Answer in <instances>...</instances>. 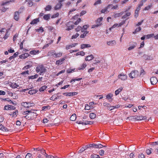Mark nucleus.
I'll return each mask as SVG.
<instances>
[{
  "label": "nucleus",
  "mask_w": 158,
  "mask_h": 158,
  "mask_svg": "<svg viewBox=\"0 0 158 158\" xmlns=\"http://www.w3.org/2000/svg\"><path fill=\"white\" fill-rule=\"evenodd\" d=\"M138 158H144V155L142 153L141 154H139L138 155Z\"/></svg>",
  "instance_id": "64"
},
{
  "label": "nucleus",
  "mask_w": 158,
  "mask_h": 158,
  "mask_svg": "<svg viewBox=\"0 0 158 158\" xmlns=\"http://www.w3.org/2000/svg\"><path fill=\"white\" fill-rule=\"evenodd\" d=\"M139 73L137 70L132 71L129 74V77L131 78H135L139 75Z\"/></svg>",
  "instance_id": "2"
},
{
  "label": "nucleus",
  "mask_w": 158,
  "mask_h": 158,
  "mask_svg": "<svg viewBox=\"0 0 158 158\" xmlns=\"http://www.w3.org/2000/svg\"><path fill=\"white\" fill-rule=\"evenodd\" d=\"M40 152L42 154L44 155L45 156V154H47L45 152V150H43L42 148L41 149Z\"/></svg>",
  "instance_id": "60"
},
{
  "label": "nucleus",
  "mask_w": 158,
  "mask_h": 158,
  "mask_svg": "<svg viewBox=\"0 0 158 158\" xmlns=\"http://www.w3.org/2000/svg\"><path fill=\"white\" fill-rule=\"evenodd\" d=\"M154 36V34H148V35H145L146 38L147 39L150 38H151V37H152Z\"/></svg>",
  "instance_id": "41"
},
{
  "label": "nucleus",
  "mask_w": 158,
  "mask_h": 158,
  "mask_svg": "<svg viewBox=\"0 0 158 158\" xmlns=\"http://www.w3.org/2000/svg\"><path fill=\"white\" fill-rule=\"evenodd\" d=\"M131 15V13L129 12H127L126 14L123 15L122 17V19H125L127 17Z\"/></svg>",
  "instance_id": "37"
},
{
  "label": "nucleus",
  "mask_w": 158,
  "mask_h": 158,
  "mask_svg": "<svg viewBox=\"0 0 158 158\" xmlns=\"http://www.w3.org/2000/svg\"><path fill=\"white\" fill-rule=\"evenodd\" d=\"M141 30V28L140 27H139L138 28H137L135 29V31L133 32V33L135 34L136 33V32H139Z\"/></svg>",
  "instance_id": "44"
},
{
  "label": "nucleus",
  "mask_w": 158,
  "mask_h": 158,
  "mask_svg": "<svg viewBox=\"0 0 158 158\" xmlns=\"http://www.w3.org/2000/svg\"><path fill=\"white\" fill-rule=\"evenodd\" d=\"M103 105L104 106L106 107L108 109L109 106H110V104L106 102H104L103 103Z\"/></svg>",
  "instance_id": "46"
},
{
  "label": "nucleus",
  "mask_w": 158,
  "mask_h": 158,
  "mask_svg": "<svg viewBox=\"0 0 158 158\" xmlns=\"http://www.w3.org/2000/svg\"><path fill=\"white\" fill-rule=\"evenodd\" d=\"M20 13V12H19L18 11L15 12L14 16V18L15 20L18 21L19 20V15Z\"/></svg>",
  "instance_id": "13"
},
{
  "label": "nucleus",
  "mask_w": 158,
  "mask_h": 158,
  "mask_svg": "<svg viewBox=\"0 0 158 158\" xmlns=\"http://www.w3.org/2000/svg\"><path fill=\"white\" fill-rule=\"evenodd\" d=\"M74 69H68L67 70V73H72L74 71Z\"/></svg>",
  "instance_id": "57"
},
{
  "label": "nucleus",
  "mask_w": 158,
  "mask_h": 158,
  "mask_svg": "<svg viewBox=\"0 0 158 158\" xmlns=\"http://www.w3.org/2000/svg\"><path fill=\"white\" fill-rule=\"evenodd\" d=\"M29 56V54L28 53H25L22 54L19 56V57L21 59H25L26 58H27L28 56Z\"/></svg>",
  "instance_id": "11"
},
{
  "label": "nucleus",
  "mask_w": 158,
  "mask_h": 158,
  "mask_svg": "<svg viewBox=\"0 0 158 158\" xmlns=\"http://www.w3.org/2000/svg\"><path fill=\"white\" fill-rule=\"evenodd\" d=\"M78 94L77 92H71L67 93H64L63 94L66 96H73L76 95Z\"/></svg>",
  "instance_id": "4"
},
{
  "label": "nucleus",
  "mask_w": 158,
  "mask_h": 158,
  "mask_svg": "<svg viewBox=\"0 0 158 158\" xmlns=\"http://www.w3.org/2000/svg\"><path fill=\"white\" fill-rule=\"evenodd\" d=\"M94 58V56L93 55L91 54L85 58V60L86 61H90L93 60Z\"/></svg>",
  "instance_id": "17"
},
{
  "label": "nucleus",
  "mask_w": 158,
  "mask_h": 158,
  "mask_svg": "<svg viewBox=\"0 0 158 158\" xmlns=\"http://www.w3.org/2000/svg\"><path fill=\"white\" fill-rule=\"evenodd\" d=\"M91 47V45L89 44H83L81 45V49H83L85 48H89Z\"/></svg>",
  "instance_id": "14"
},
{
  "label": "nucleus",
  "mask_w": 158,
  "mask_h": 158,
  "mask_svg": "<svg viewBox=\"0 0 158 158\" xmlns=\"http://www.w3.org/2000/svg\"><path fill=\"white\" fill-rule=\"evenodd\" d=\"M79 35V34L77 33L75 35H73L72 36L71 39H75L78 37Z\"/></svg>",
  "instance_id": "53"
},
{
  "label": "nucleus",
  "mask_w": 158,
  "mask_h": 158,
  "mask_svg": "<svg viewBox=\"0 0 158 158\" xmlns=\"http://www.w3.org/2000/svg\"><path fill=\"white\" fill-rule=\"evenodd\" d=\"M123 88L122 87H120L118 89L116 90L115 91V95L117 96L118 95L119 93L122 90Z\"/></svg>",
  "instance_id": "23"
},
{
  "label": "nucleus",
  "mask_w": 158,
  "mask_h": 158,
  "mask_svg": "<svg viewBox=\"0 0 158 158\" xmlns=\"http://www.w3.org/2000/svg\"><path fill=\"white\" fill-rule=\"evenodd\" d=\"M65 25L67 27L65 30L67 31L70 30L73 28L74 26L73 22L71 21L67 23Z\"/></svg>",
  "instance_id": "3"
},
{
  "label": "nucleus",
  "mask_w": 158,
  "mask_h": 158,
  "mask_svg": "<svg viewBox=\"0 0 158 158\" xmlns=\"http://www.w3.org/2000/svg\"><path fill=\"white\" fill-rule=\"evenodd\" d=\"M136 43H134L133 45L130 46L127 48L128 50L130 51L133 50L136 47Z\"/></svg>",
  "instance_id": "24"
},
{
  "label": "nucleus",
  "mask_w": 158,
  "mask_h": 158,
  "mask_svg": "<svg viewBox=\"0 0 158 158\" xmlns=\"http://www.w3.org/2000/svg\"><path fill=\"white\" fill-rule=\"evenodd\" d=\"M39 76L38 75L36 74L33 76H31L28 77V78L29 79H34L37 78Z\"/></svg>",
  "instance_id": "34"
},
{
  "label": "nucleus",
  "mask_w": 158,
  "mask_h": 158,
  "mask_svg": "<svg viewBox=\"0 0 158 158\" xmlns=\"http://www.w3.org/2000/svg\"><path fill=\"white\" fill-rule=\"evenodd\" d=\"M152 4L149 5L148 6H146L145 7L144 10H148L149 9H150L151 7H152Z\"/></svg>",
  "instance_id": "42"
},
{
  "label": "nucleus",
  "mask_w": 158,
  "mask_h": 158,
  "mask_svg": "<svg viewBox=\"0 0 158 158\" xmlns=\"http://www.w3.org/2000/svg\"><path fill=\"white\" fill-rule=\"evenodd\" d=\"M37 92V91L35 89H32L29 90L28 92V93L30 94H34Z\"/></svg>",
  "instance_id": "33"
},
{
  "label": "nucleus",
  "mask_w": 158,
  "mask_h": 158,
  "mask_svg": "<svg viewBox=\"0 0 158 158\" xmlns=\"http://www.w3.org/2000/svg\"><path fill=\"white\" fill-rule=\"evenodd\" d=\"M32 156V154L31 153H28L26 154L25 158H31Z\"/></svg>",
  "instance_id": "50"
},
{
  "label": "nucleus",
  "mask_w": 158,
  "mask_h": 158,
  "mask_svg": "<svg viewBox=\"0 0 158 158\" xmlns=\"http://www.w3.org/2000/svg\"><path fill=\"white\" fill-rule=\"evenodd\" d=\"M46 158H55L54 156L52 155H48L47 154H45Z\"/></svg>",
  "instance_id": "59"
},
{
  "label": "nucleus",
  "mask_w": 158,
  "mask_h": 158,
  "mask_svg": "<svg viewBox=\"0 0 158 158\" xmlns=\"http://www.w3.org/2000/svg\"><path fill=\"white\" fill-rule=\"evenodd\" d=\"M22 106L26 108H29L30 106V102H23L21 103Z\"/></svg>",
  "instance_id": "21"
},
{
  "label": "nucleus",
  "mask_w": 158,
  "mask_h": 158,
  "mask_svg": "<svg viewBox=\"0 0 158 158\" xmlns=\"http://www.w3.org/2000/svg\"><path fill=\"white\" fill-rule=\"evenodd\" d=\"M113 96L112 94L111 93L109 94L106 96V98L108 99H111L112 97Z\"/></svg>",
  "instance_id": "45"
},
{
  "label": "nucleus",
  "mask_w": 158,
  "mask_h": 158,
  "mask_svg": "<svg viewBox=\"0 0 158 158\" xmlns=\"http://www.w3.org/2000/svg\"><path fill=\"white\" fill-rule=\"evenodd\" d=\"M55 53V51L52 50L48 52V55L49 56H52L54 57Z\"/></svg>",
  "instance_id": "16"
},
{
  "label": "nucleus",
  "mask_w": 158,
  "mask_h": 158,
  "mask_svg": "<svg viewBox=\"0 0 158 158\" xmlns=\"http://www.w3.org/2000/svg\"><path fill=\"white\" fill-rule=\"evenodd\" d=\"M82 79V78H80L77 79H73L71 80L70 82L72 83L73 81L75 82V81H79Z\"/></svg>",
  "instance_id": "43"
},
{
  "label": "nucleus",
  "mask_w": 158,
  "mask_h": 158,
  "mask_svg": "<svg viewBox=\"0 0 158 158\" xmlns=\"http://www.w3.org/2000/svg\"><path fill=\"white\" fill-rule=\"evenodd\" d=\"M47 86L46 85H44L42 86L39 89V91L40 92L43 91L47 88Z\"/></svg>",
  "instance_id": "36"
},
{
  "label": "nucleus",
  "mask_w": 158,
  "mask_h": 158,
  "mask_svg": "<svg viewBox=\"0 0 158 158\" xmlns=\"http://www.w3.org/2000/svg\"><path fill=\"white\" fill-rule=\"evenodd\" d=\"M112 6V9L114 10H118L119 9V8L118 7V6L117 5L114 6L113 5L112 6Z\"/></svg>",
  "instance_id": "51"
},
{
  "label": "nucleus",
  "mask_w": 158,
  "mask_h": 158,
  "mask_svg": "<svg viewBox=\"0 0 158 158\" xmlns=\"http://www.w3.org/2000/svg\"><path fill=\"white\" fill-rule=\"evenodd\" d=\"M87 64L86 63H83V64L80 65V66L78 67L77 69L78 70H83L86 67Z\"/></svg>",
  "instance_id": "10"
},
{
  "label": "nucleus",
  "mask_w": 158,
  "mask_h": 158,
  "mask_svg": "<svg viewBox=\"0 0 158 158\" xmlns=\"http://www.w3.org/2000/svg\"><path fill=\"white\" fill-rule=\"evenodd\" d=\"M62 53L61 52H60L57 53L56 52L54 57L56 58L60 57L62 56Z\"/></svg>",
  "instance_id": "26"
},
{
  "label": "nucleus",
  "mask_w": 158,
  "mask_h": 158,
  "mask_svg": "<svg viewBox=\"0 0 158 158\" xmlns=\"http://www.w3.org/2000/svg\"><path fill=\"white\" fill-rule=\"evenodd\" d=\"M81 19L80 18L78 19L74 23L75 25H77L81 22Z\"/></svg>",
  "instance_id": "63"
},
{
  "label": "nucleus",
  "mask_w": 158,
  "mask_h": 158,
  "mask_svg": "<svg viewBox=\"0 0 158 158\" xmlns=\"http://www.w3.org/2000/svg\"><path fill=\"white\" fill-rule=\"evenodd\" d=\"M62 6V4L60 3H58L55 7V10H57L60 8Z\"/></svg>",
  "instance_id": "25"
},
{
  "label": "nucleus",
  "mask_w": 158,
  "mask_h": 158,
  "mask_svg": "<svg viewBox=\"0 0 158 158\" xmlns=\"http://www.w3.org/2000/svg\"><path fill=\"white\" fill-rule=\"evenodd\" d=\"M106 44L108 46H113L116 44V42L114 40H111L107 42Z\"/></svg>",
  "instance_id": "8"
},
{
  "label": "nucleus",
  "mask_w": 158,
  "mask_h": 158,
  "mask_svg": "<svg viewBox=\"0 0 158 158\" xmlns=\"http://www.w3.org/2000/svg\"><path fill=\"white\" fill-rule=\"evenodd\" d=\"M152 148H150L146 150V152L148 155H149L152 153Z\"/></svg>",
  "instance_id": "52"
},
{
  "label": "nucleus",
  "mask_w": 158,
  "mask_h": 158,
  "mask_svg": "<svg viewBox=\"0 0 158 158\" xmlns=\"http://www.w3.org/2000/svg\"><path fill=\"white\" fill-rule=\"evenodd\" d=\"M65 60V57L62 58V59L57 60L56 62V64L57 65H61L62 64L63 62Z\"/></svg>",
  "instance_id": "9"
},
{
  "label": "nucleus",
  "mask_w": 158,
  "mask_h": 158,
  "mask_svg": "<svg viewBox=\"0 0 158 158\" xmlns=\"http://www.w3.org/2000/svg\"><path fill=\"white\" fill-rule=\"evenodd\" d=\"M123 14L122 13L116 14L114 15V17L117 18L121 16Z\"/></svg>",
  "instance_id": "55"
},
{
  "label": "nucleus",
  "mask_w": 158,
  "mask_h": 158,
  "mask_svg": "<svg viewBox=\"0 0 158 158\" xmlns=\"http://www.w3.org/2000/svg\"><path fill=\"white\" fill-rule=\"evenodd\" d=\"M0 130H1L5 131V132H8L9 131V130L6 128L5 127H4L2 124L0 123Z\"/></svg>",
  "instance_id": "15"
},
{
  "label": "nucleus",
  "mask_w": 158,
  "mask_h": 158,
  "mask_svg": "<svg viewBox=\"0 0 158 158\" xmlns=\"http://www.w3.org/2000/svg\"><path fill=\"white\" fill-rule=\"evenodd\" d=\"M18 113V110H15V112H13L12 114H11L10 115H12V116H16L17 115Z\"/></svg>",
  "instance_id": "47"
},
{
  "label": "nucleus",
  "mask_w": 158,
  "mask_h": 158,
  "mask_svg": "<svg viewBox=\"0 0 158 158\" xmlns=\"http://www.w3.org/2000/svg\"><path fill=\"white\" fill-rule=\"evenodd\" d=\"M118 77L119 78L121 79L123 81H125L127 79V76L126 75H124L122 73L119 74Z\"/></svg>",
  "instance_id": "7"
},
{
  "label": "nucleus",
  "mask_w": 158,
  "mask_h": 158,
  "mask_svg": "<svg viewBox=\"0 0 158 158\" xmlns=\"http://www.w3.org/2000/svg\"><path fill=\"white\" fill-rule=\"evenodd\" d=\"M135 116H131L130 117H128L127 118V119H129L130 120H135Z\"/></svg>",
  "instance_id": "54"
},
{
  "label": "nucleus",
  "mask_w": 158,
  "mask_h": 158,
  "mask_svg": "<svg viewBox=\"0 0 158 158\" xmlns=\"http://www.w3.org/2000/svg\"><path fill=\"white\" fill-rule=\"evenodd\" d=\"M103 19V18L102 17H101L98 18L96 21V23L97 24H100V26H101L102 25L101 22L102 21Z\"/></svg>",
  "instance_id": "20"
},
{
  "label": "nucleus",
  "mask_w": 158,
  "mask_h": 158,
  "mask_svg": "<svg viewBox=\"0 0 158 158\" xmlns=\"http://www.w3.org/2000/svg\"><path fill=\"white\" fill-rule=\"evenodd\" d=\"M112 4H110L108 5L104 9H102L101 10L102 13H105L107 10L108 8H110L111 6H112Z\"/></svg>",
  "instance_id": "12"
},
{
  "label": "nucleus",
  "mask_w": 158,
  "mask_h": 158,
  "mask_svg": "<svg viewBox=\"0 0 158 158\" xmlns=\"http://www.w3.org/2000/svg\"><path fill=\"white\" fill-rule=\"evenodd\" d=\"M36 71L37 73H40V75H43L46 72V69L42 64L39 65L36 67Z\"/></svg>",
  "instance_id": "1"
},
{
  "label": "nucleus",
  "mask_w": 158,
  "mask_h": 158,
  "mask_svg": "<svg viewBox=\"0 0 158 158\" xmlns=\"http://www.w3.org/2000/svg\"><path fill=\"white\" fill-rule=\"evenodd\" d=\"M91 158H100L98 155L96 154L92 155L91 156Z\"/></svg>",
  "instance_id": "49"
},
{
  "label": "nucleus",
  "mask_w": 158,
  "mask_h": 158,
  "mask_svg": "<svg viewBox=\"0 0 158 158\" xmlns=\"http://www.w3.org/2000/svg\"><path fill=\"white\" fill-rule=\"evenodd\" d=\"M26 1L27 2L28 5L29 6H31L33 5V2L32 1V0H26Z\"/></svg>",
  "instance_id": "28"
},
{
  "label": "nucleus",
  "mask_w": 158,
  "mask_h": 158,
  "mask_svg": "<svg viewBox=\"0 0 158 158\" xmlns=\"http://www.w3.org/2000/svg\"><path fill=\"white\" fill-rule=\"evenodd\" d=\"M85 54V52L83 51H81L78 52L76 53V55H81L82 56H84Z\"/></svg>",
  "instance_id": "40"
},
{
  "label": "nucleus",
  "mask_w": 158,
  "mask_h": 158,
  "mask_svg": "<svg viewBox=\"0 0 158 158\" xmlns=\"http://www.w3.org/2000/svg\"><path fill=\"white\" fill-rule=\"evenodd\" d=\"M81 29H82V27L81 26H78V27L77 28H76L75 30H76V31L77 32V31H80Z\"/></svg>",
  "instance_id": "61"
},
{
  "label": "nucleus",
  "mask_w": 158,
  "mask_h": 158,
  "mask_svg": "<svg viewBox=\"0 0 158 158\" xmlns=\"http://www.w3.org/2000/svg\"><path fill=\"white\" fill-rule=\"evenodd\" d=\"M147 118L145 116H135V120H141L143 119H146Z\"/></svg>",
  "instance_id": "5"
},
{
  "label": "nucleus",
  "mask_w": 158,
  "mask_h": 158,
  "mask_svg": "<svg viewBox=\"0 0 158 158\" xmlns=\"http://www.w3.org/2000/svg\"><path fill=\"white\" fill-rule=\"evenodd\" d=\"M39 51L36 50H32L30 52V53L31 55H35L39 53Z\"/></svg>",
  "instance_id": "32"
},
{
  "label": "nucleus",
  "mask_w": 158,
  "mask_h": 158,
  "mask_svg": "<svg viewBox=\"0 0 158 158\" xmlns=\"http://www.w3.org/2000/svg\"><path fill=\"white\" fill-rule=\"evenodd\" d=\"M37 31L42 33L44 31V30L43 27H40L39 29H36Z\"/></svg>",
  "instance_id": "30"
},
{
  "label": "nucleus",
  "mask_w": 158,
  "mask_h": 158,
  "mask_svg": "<svg viewBox=\"0 0 158 158\" xmlns=\"http://www.w3.org/2000/svg\"><path fill=\"white\" fill-rule=\"evenodd\" d=\"M58 98L57 97H55L54 95H52L50 98V100L54 101L55 100L58 99Z\"/></svg>",
  "instance_id": "62"
},
{
  "label": "nucleus",
  "mask_w": 158,
  "mask_h": 158,
  "mask_svg": "<svg viewBox=\"0 0 158 158\" xmlns=\"http://www.w3.org/2000/svg\"><path fill=\"white\" fill-rule=\"evenodd\" d=\"M39 19L38 18H36L32 21L30 23L31 24L34 25L36 24L37 22H39Z\"/></svg>",
  "instance_id": "22"
},
{
  "label": "nucleus",
  "mask_w": 158,
  "mask_h": 158,
  "mask_svg": "<svg viewBox=\"0 0 158 158\" xmlns=\"http://www.w3.org/2000/svg\"><path fill=\"white\" fill-rule=\"evenodd\" d=\"M89 117L91 119H94L96 117V115L94 113H91L89 114Z\"/></svg>",
  "instance_id": "29"
},
{
  "label": "nucleus",
  "mask_w": 158,
  "mask_h": 158,
  "mask_svg": "<svg viewBox=\"0 0 158 158\" xmlns=\"http://www.w3.org/2000/svg\"><path fill=\"white\" fill-rule=\"evenodd\" d=\"M11 105H6L4 106V110H11V108L10 107Z\"/></svg>",
  "instance_id": "35"
},
{
  "label": "nucleus",
  "mask_w": 158,
  "mask_h": 158,
  "mask_svg": "<svg viewBox=\"0 0 158 158\" xmlns=\"http://www.w3.org/2000/svg\"><path fill=\"white\" fill-rule=\"evenodd\" d=\"M9 35V34L8 33V31H7L6 33L3 37V39H4V40L6 39L8 37Z\"/></svg>",
  "instance_id": "48"
},
{
  "label": "nucleus",
  "mask_w": 158,
  "mask_h": 158,
  "mask_svg": "<svg viewBox=\"0 0 158 158\" xmlns=\"http://www.w3.org/2000/svg\"><path fill=\"white\" fill-rule=\"evenodd\" d=\"M144 71L143 69H141L140 71V76H143L144 74Z\"/></svg>",
  "instance_id": "58"
},
{
  "label": "nucleus",
  "mask_w": 158,
  "mask_h": 158,
  "mask_svg": "<svg viewBox=\"0 0 158 158\" xmlns=\"http://www.w3.org/2000/svg\"><path fill=\"white\" fill-rule=\"evenodd\" d=\"M51 17V15L50 14H48L44 15L43 17L44 19L46 20H48L50 19Z\"/></svg>",
  "instance_id": "18"
},
{
  "label": "nucleus",
  "mask_w": 158,
  "mask_h": 158,
  "mask_svg": "<svg viewBox=\"0 0 158 158\" xmlns=\"http://www.w3.org/2000/svg\"><path fill=\"white\" fill-rule=\"evenodd\" d=\"M82 32H83L84 33L81 34L80 36V37L81 38H84L86 35L88 33V31H84V30L82 31Z\"/></svg>",
  "instance_id": "19"
},
{
  "label": "nucleus",
  "mask_w": 158,
  "mask_h": 158,
  "mask_svg": "<svg viewBox=\"0 0 158 158\" xmlns=\"http://www.w3.org/2000/svg\"><path fill=\"white\" fill-rule=\"evenodd\" d=\"M150 81L152 85L156 84L158 81L157 78L155 77H152L150 78Z\"/></svg>",
  "instance_id": "6"
},
{
  "label": "nucleus",
  "mask_w": 158,
  "mask_h": 158,
  "mask_svg": "<svg viewBox=\"0 0 158 158\" xmlns=\"http://www.w3.org/2000/svg\"><path fill=\"white\" fill-rule=\"evenodd\" d=\"M76 116L75 114H73L70 118V119L71 121H75L76 119Z\"/></svg>",
  "instance_id": "27"
},
{
  "label": "nucleus",
  "mask_w": 158,
  "mask_h": 158,
  "mask_svg": "<svg viewBox=\"0 0 158 158\" xmlns=\"http://www.w3.org/2000/svg\"><path fill=\"white\" fill-rule=\"evenodd\" d=\"M118 25V24H117H117H115L113 26H112L109 29V30L110 31H111L112 29H113L114 28H115L116 27H117Z\"/></svg>",
  "instance_id": "56"
},
{
  "label": "nucleus",
  "mask_w": 158,
  "mask_h": 158,
  "mask_svg": "<svg viewBox=\"0 0 158 158\" xmlns=\"http://www.w3.org/2000/svg\"><path fill=\"white\" fill-rule=\"evenodd\" d=\"M50 108V107L49 106H44L42 107V110H49Z\"/></svg>",
  "instance_id": "38"
},
{
  "label": "nucleus",
  "mask_w": 158,
  "mask_h": 158,
  "mask_svg": "<svg viewBox=\"0 0 158 158\" xmlns=\"http://www.w3.org/2000/svg\"><path fill=\"white\" fill-rule=\"evenodd\" d=\"M11 87L13 88H17L19 87V85L16 83H12L11 85Z\"/></svg>",
  "instance_id": "39"
},
{
  "label": "nucleus",
  "mask_w": 158,
  "mask_h": 158,
  "mask_svg": "<svg viewBox=\"0 0 158 158\" xmlns=\"http://www.w3.org/2000/svg\"><path fill=\"white\" fill-rule=\"evenodd\" d=\"M51 6L49 5H48L45 8V10L46 11H49L51 10Z\"/></svg>",
  "instance_id": "31"
}]
</instances>
